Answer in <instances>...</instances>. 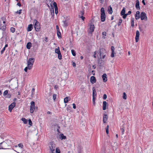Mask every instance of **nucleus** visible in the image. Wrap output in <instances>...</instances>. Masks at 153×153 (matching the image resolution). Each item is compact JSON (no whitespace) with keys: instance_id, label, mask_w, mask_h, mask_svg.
<instances>
[{"instance_id":"5","label":"nucleus","mask_w":153,"mask_h":153,"mask_svg":"<svg viewBox=\"0 0 153 153\" xmlns=\"http://www.w3.org/2000/svg\"><path fill=\"white\" fill-rule=\"evenodd\" d=\"M50 1L49 3L48 2L47 5L48 7L49 8L50 7H51V8H50V10L51 12L54 11V8H53V0H49ZM47 2H48V1L47 0Z\"/></svg>"},{"instance_id":"26","label":"nucleus","mask_w":153,"mask_h":153,"mask_svg":"<svg viewBox=\"0 0 153 153\" xmlns=\"http://www.w3.org/2000/svg\"><path fill=\"white\" fill-rule=\"evenodd\" d=\"M60 138H61L62 140H65L66 139V137L64 136L63 134H60L59 135Z\"/></svg>"},{"instance_id":"43","label":"nucleus","mask_w":153,"mask_h":153,"mask_svg":"<svg viewBox=\"0 0 153 153\" xmlns=\"http://www.w3.org/2000/svg\"><path fill=\"white\" fill-rule=\"evenodd\" d=\"M56 94H54L53 95V99L54 101H55L56 99Z\"/></svg>"},{"instance_id":"23","label":"nucleus","mask_w":153,"mask_h":153,"mask_svg":"<svg viewBox=\"0 0 153 153\" xmlns=\"http://www.w3.org/2000/svg\"><path fill=\"white\" fill-rule=\"evenodd\" d=\"M107 103L106 101H103V110H105L106 109Z\"/></svg>"},{"instance_id":"2","label":"nucleus","mask_w":153,"mask_h":153,"mask_svg":"<svg viewBox=\"0 0 153 153\" xmlns=\"http://www.w3.org/2000/svg\"><path fill=\"white\" fill-rule=\"evenodd\" d=\"M34 61V59L33 58H30L29 59L27 63V66H28L29 70L32 68Z\"/></svg>"},{"instance_id":"10","label":"nucleus","mask_w":153,"mask_h":153,"mask_svg":"<svg viewBox=\"0 0 153 153\" xmlns=\"http://www.w3.org/2000/svg\"><path fill=\"white\" fill-rule=\"evenodd\" d=\"M94 25H91L89 28V33H92L94 31Z\"/></svg>"},{"instance_id":"60","label":"nucleus","mask_w":153,"mask_h":153,"mask_svg":"<svg viewBox=\"0 0 153 153\" xmlns=\"http://www.w3.org/2000/svg\"><path fill=\"white\" fill-rule=\"evenodd\" d=\"M73 108L74 109H75L76 108V105L74 103H73Z\"/></svg>"},{"instance_id":"53","label":"nucleus","mask_w":153,"mask_h":153,"mask_svg":"<svg viewBox=\"0 0 153 153\" xmlns=\"http://www.w3.org/2000/svg\"><path fill=\"white\" fill-rule=\"evenodd\" d=\"M131 13V11H129L128 12V13H127L126 14V16H128V15H130V14Z\"/></svg>"},{"instance_id":"34","label":"nucleus","mask_w":153,"mask_h":153,"mask_svg":"<svg viewBox=\"0 0 153 153\" xmlns=\"http://www.w3.org/2000/svg\"><path fill=\"white\" fill-rule=\"evenodd\" d=\"M71 53H72V55L74 56H76V53L75 51L73 49L72 50H71Z\"/></svg>"},{"instance_id":"55","label":"nucleus","mask_w":153,"mask_h":153,"mask_svg":"<svg viewBox=\"0 0 153 153\" xmlns=\"http://www.w3.org/2000/svg\"><path fill=\"white\" fill-rule=\"evenodd\" d=\"M60 150L58 149H56V152L57 153H60Z\"/></svg>"},{"instance_id":"9","label":"nucleus","mask_w":153,"mask_h":153,"mask_svg":"<svg viewBox=\"0 0 153 153\" xmlns=\"http://www.w3.org/2000/svg\"><path fill=\"white\" fill-rule=\"evenodd\" d=\"M16 103L15 102H13L9 106L8 110L10 112H11L12 110L15 106Z\"/></svg>"},{"instance_id":"29","label":"nucleus","mask_w":153,"mask_h":153,"mask_svg":"<svg viewBox=\"0 0 153 153\" xmlns=\"http://www.w3.org/2000/svg\"><path fill=\"white\" fill-rule=\"evenodd\" d=\"M6 19L4 17H2L1 18V19L0 20V22H2L3 23H5Z\"/></svg>"},{"instance_id":"20","label":"nucleus","mask_w":153,"mask_h":153,"mask_svg":"<svg viewBox=\"0 0 153 153\" xmlns=\"http://www.w3.org/2000/svg\"><path fill=\"white\" fill-rule=\"evenodd\" d=\"M105 18V14H101V20L102 22H104Z\"/></svg>"},{"instance_id":"7","label":"nucleus","mask_w":153,"mask_h":153,"mask_svg":"<svg viewBox=\"0 0 153 153\" xmlns=\"http://www.w3.org/2000/svg\"><path fill=\"white\" fill-rule=\"evenodd\" d=\"M55 53L58 54V58L59 59H62V55L60 50L59 47L57 48H56L55 50Z\"/></svg>"},{"instance_id":"36","label":"nucleus","mask_w":153,"mask_h":153,"mask_svg":"<svg viewBox=\"0 0 153 153\" xmlns=\"http://www.w3.org/2000/svg\"><path fill=\"white\" fill-rule=\"evenodd\" d=\"M57 31V36H58L59 38L60 37V38H61V33L60 32L59 30Z\"/></svg>"},{"instance_id":"45","label":"nucleus","mask_w":153,"mask_h":153,"mask_svg":"<svg viewBox=\"0 0 153 153\" xmlns=\"http://www.w3.org/2000/svg\"><path fill=\"white\" fill-rule=\"evenodd\" d=\"M18 146L19 147L21 148H22L23 147V145L22 144H21V143L19 144L18 145Z\"/></svg>"},{"instance_id":"38","label":"nucleus","mask_w":153,"mask_h":153,"mask_svg":"<svg viewBox=\"0 0 153 153\" xmlns=\"http://www.w3.org/2000/svg\"><path fill=\"white\" fill-rule=\"evenodd\" d=\"M120 130H121V131L122 134H123L124 132V131H124V127H122L121 128Z\"/></svg>"},{"instance_id":"35","label":"nucleus","mask_w":153,"mask_h":153,"mask_svg":"<svg viewBox=\"0 0 153 153\" xmlns=\"http://www.w3.org/2000/svg\"><path fill=\"white\" fill-rule=\"evenodd\" d=\"M122 19H120L119 20V22H118L117 23L118 25V26H120V25L122 23Z\"/></svg>"},{"instance_id":"61","label":"nucleus","mask_w":153,"mask_h":153,"mask_svg":"<svg viewBox=\"0 0 153 153\" xmlns=\"http://www.w3.org/2000/svg\"><path fill=\"white\" fill-rule=\"evenodd\" d=\"M106 55V54H102V58L104 59Z\"/></svg>"},{"instance_id":"22","label":"nucleus","mask_w":153,"mask_h":153,"mask_svg":"<svg viewBox=\"0 0 153 153\" xmlns=\"http://www.w3.org/2000/svg\"><path fill=\"white\" fill-rule=\"evenodd\" d=\"M108 119V116L107 114H104L103 118V121L104 123H105Z\"/></svg>"},{"instance_id":"3","label":"nucleus","mask_w":153,"mask_h":153,"mask_svg":"<svg viewBox=\"0 0 153 153\" xmlns=\"http://www.w3.org/2000/svg\"><path fill=\"white\" fill-rule=\"evenodd\" d=\"M35 24L34 28L36 31H39L40 29V24L39 22L36 20H34V21Z\"/></svg>"},{"instance_id":"40","label":"nucleus","mask_w":153,"mask_h":153,"mask_svg":"<svg viewBox=\"0 0 153 153\" xmlns=\"http://www.w3.org/2000/svg\"><path fill=\"white\" fill-rule=\"evenodd\" d=\"M108 128L109 126L107 125L106 128H105V130L106 131V133L107 134H108Z\"/></svg>"},{"instance_id":"14","label":"nucleus","mask_w":153,"mask_h":153,"mask_svg":"<svg viewBox=\"0 0 153 153\" xmlns=\"http://www.w3.org/2000/svg\"><path fill=\"white\" fill-rule=\"evenodd\" d=\"M111 57H113L114 56V54H115L114 47L113 46H112L111 48Z\"/></svg>"},{"instance_id":"52","label":"nucleus","mask_w":153,"mask_h":153,"mask_svg":"<svg viewBox=\"0 0 153 153\" xmlns=\"http://www.w3.org/2000/svg\"><path fill=\"white\" fill-rule=\"evenodd\" d=\"M51 15L52 17L54 16V11H52V12H51Z\"/></svg>"},{"instance_id":"51","label":"nucleus","mask_w":153,"mask_h":153,"mask_svg":"<svg viewBox=\"0 0 153 153\" xmlns=\"http://www.w3.org/2000/svg\"><path fill=\"white\" fill-rule=\"evenodd\" d=\"M107 95L105 94H104L103 95V99H104V100L106 99L107 98Z\"/></svg>"},{"instance_id":"33","label":"nucleus","mask_w":153,"mask_h":153,"mask_svg":"<svg viewBox=\"0 0 153 153\" xmlns=\"http://www.w3.org/2000/svg\"><path fill=\"white\" fill-rule=\"evenodd\" d=\"M100 11L101 14H105L104 9L103 7H102Z\"/></svg>"},{"instance_id":"31","label":"nucleus","mask_w":153,"mask_h":153,"mask_svg":"<svg viewBox=\"0 0 153 153\" xmlns=\"http://www.w3.org/2000/svg\"><path fill=\"white\" fill-rule=\"evenodd\" d=\"M21 120H22V121H23L24 123L25 124H27V120L26 119L24 118H22Z\"/></svg>"},{"instance_id":"24","label":"nucleus","mask_w":153,"mask_h":153,"mask_svg":"<svg viewBox=\"0 0 153 153\" xmlns=\"http://www.w3.org/2000/svg\"><path fill=\"white\" fill-rule=\"evenodd\" d=\"M32 46V43L30 42H28L27 43L26 47L28 49H30Z\"/></svg>"},{"instance_id":"62","label":"nucleus","mask_w":153,"mask_h":153,"mask_svg":"<svg viewBox=\"0 0 153 153\" xmlns=\"http://www.w3.org/2000/svg\"><path fill=\"white\" fill-rule=\"evenodd\" d=\"M102 34L103 35H104L105 36H106V32H103L102 33Z\"/></svg>"},{"instance_id":"6","label":"nucleus","mask_w":153,"mask_h":153,"mask_svg":"<svg viewBox=\"0 0 153 153\" xmlns=\"http://www.w3.org/2000/svg\"><path fill=\"white\" fill-rule=\"evenodd\" d=\"M140 19L141 20H144L146 21H147V18L146 14L145 12H141L140 14Z\"/></svg>"},{"instance_id":"56","label":"nucleus","mask_w":153,"mask_h":153,"mask_svg":"<svg viewBox=\"0 0 153 153\" xmlns=\"http://www.w3.org/2000/svg\"><path fill=\"white\" fill-rule=\"evenodd\" d=\"M95 98L94 97H93V104L94 105L95 104Z\"/></svg>"},{"instance_id":"15","label":"nucleus","mask_w":153,"mask_h":153,"mask_svg":"<svg viewBox=\"0 0 153 153\" xmlns=\"http://www.w3.org/2000/svg\"><path fill=\"white\" fill-rule=\"evenodd\" d=\"M53 4L55 8V13L56 14H57L58 13V8L55 2H53Z\"/></svg>"},{"instance_id":"19","label":"nucleus","mask_w":153,"mask_h":153,"mask_svg":"<svg viewBox=\"0 0 153 153\" xmlns=\"http://www.w3.org/2000/svg\"><path fill=\"white\" fill-rule=\"evenodd\" d=\"M92 97H96L97 96V93L94 87H93L92 88Z\"/></svg>"},{"instance_id":"41","label":"nucleus","mask_w":153,"mask_h":153,"mask_svg":"<svg viewBox=\"0 0 153 153\" xmlns=\"http://www.w3.org/2000/svg\"><path fill=\"white\" fill-rule=\"evenodd\" d=\"M131 26L132 27H134V19L133 18H132L131 19Z\"/></svg>"},{"instance_id":"64","label":"nucleus","mask_w":153,"mask_h":153,"mask_svg":"<svg viewBox=\"0 0 153 153\" xmlns=\"http://www.w3.org/2000/svg\"><path fill=\"white\" fill-rule=\"evenodd\" d=\"M142 2L144 5H146V3L145 2V0H143L142 1Z\"/></svg>"},{"instance_id":"50","label":"nucleus","mask_w":153,"mask_h":153,"mask_svg":"<svg viewBox=\"0 0 153 153\" xmlns=\"http://www.w3.org/2000/svg\"><path fill=\"white\" fill-rule=\"evenodd\" d=\"M22 10H19V11H17L16 12V13H17L18 14H20L21 13Z\"/></svg>"},{"instance_id":"49","label":"nucleus","mask_w":153,"mask_h":153,"mask_svg":"<svg viewBox=\"0 0 153 153\" xmlns=\"http://www.w3.org/2000/svg\"><path fill=\"white\" fill-rule=\"evenodd\" d=\"M28 122H29V124L31 126L32 125V121L30 119H29L28 120Z\"/></svg>"},{"instance_id":"12","label":"nucleus","mask_w":153,"mask_h":153,"mask_svg":"<svg viewBox=\"0 0 153 153\" xmlns=\"http://www.w3.org/2000/svg\"><path fill=\"white\" fill-rule=\"evenodd\" d=\"M7 145V144L6 142H3L0 143V149H6L4 148L5 146H4Z\"/></svg>"},{"instance_id":"8","label":"nucleus","mask_w":153,"mask_h":153,"mask_svg":"<svg viewBox=\"0 0 153 153\" xmlns=\"http://www.w3.org/2000/svg\"><path fill=\"white\" fill-rule=\"evenodd\" d=\"M6 26L5 23H3L2 22H0V29L3 31L4 30L6 29Z\"/></svg>"},{"instance_id":"59","label":"nucleus","mask_w":153,"mask_h":153,"mask_svg":"<svg viewBox=\"0 0 153 153\" xmlns=\"http://www.w3.org/2000/svg\"><path fill=\"white\" fill-rule=\"evenodd\" d=\"M34 91H35L34 88H32L31 90V92L32 93V94H33V93Z\"/></svg>"},{"instance_id":"48","label":"nucleus","mask_w":153,"mask_h":153,"mask_svg":"<svg viewBox=\"0 0 153 153\" xmlns=\"http://www.w3.org/2000/svg\"><path fill=\"white\" fill-rule=\"evenodd\" d=\"M5 50V48H3V49H2V50L1 51V54H2L3 53L4 51Z\"/></svg>"},{"instance_id":"21","label":"nucleus","mask_w":153,"mask_h":153,"mask_svg":"<svg viewBox=\"0 0 153 153\" xmlns=\"http://www.w3.org/2000/svg\"><path fill=\"white\" fill-rule=\"evenodd\" d=\"M33 28V25L32 24L29 25L27 27V30L29 32L31 31Z\"/></svg>"},{"instance_id":"1","label":"nucleus","mask_w":153,"mask_h":153,"mask_svg":"<svg viewBox=\"0 0 153 153\" xmlns=\"http://www.w3.org/2000/svg\"><path fill=\"white\" fill-rule=\"evenodd\" d=\"M51 152L50 153H54L56 148V145L54 142H51L49 144Z\"/></svg>"},{"instance_id":"63","label":"nucleus","mask_w":153,"mask_h":153,"mask_svg":"<svg viewBox=\"0 0 153 153\" xmlns=\"http://www.w3.org/2000/svg\"><path fill=\"white\" fill-rule=\"evenodd\" d=\"M45 41L46 42H47L48 41V38L47 37H46L45 38Z\"/></svg>"},{"instance_id":"58","label":"nucleus","mask_w":153,"mask_h":153,"mask_svg":"<svg viewBox=\"0 0 153 153\" xmlns=\"http://www.w3.org/2000/svg\"><path fill=\"white\" fill-rule=\"evenodd\" d=\"M123 18L124 19H126L127 16L126 14L123 15Z\"/></svg>"},{"instance_id":"47","label":"nucleus","mask_w":153,"mask_h":153,"mask_svg":"<svg viewBox=\"0 0 153 153\" xmlns=\"http://www.w3.org/2000/svg\"><path fill=\"white\" fill-rule=\"evenodd\" d=\"M84 14V12L83 10L81 11L80 12V14L79 15H80L81 16H82Z\"/></svg>"},{"instance_id":"25","label":"nucleus","mask_w":153,"mask_h":153,"mask_svg":"<svg viewBox=\"0 0 153 153\" xmlns=\"http://www.w3.org/2000/svg\"><path fill=\"white\" fill-rule=\"evenodd\" d=\"M109 7L110 8H108V11L109 14H111L113 12L112 8L111 6H110Z\"/></svg>"},{"instance_id":"18","label":"nucleus","mask_w":153,"mask_h":153,"mask_svg":"<svg viewBox=\"0 0 153 153\" xmlns=\"http://www.w3.org/2000/svg\"><path fill=\"white\" fill-rule=\"evenodd\" d=\"M90 81L92 84H94L95 83L96 81L95 77L93 76H91L90 78Z\"/></svg>"},{"instance_id":"13","label":"nucleus","mask_w":153,"mask_h":153,"mask_svg":"<svg viewBox=\"0 0 153 153\" xmlns=\"http://www.w3.org/2000/svg\"><path fill=\"white\" fill-rule=\"evenodd\" d=\"M100 56L101 57L102 56V54H106V51L103 48L101 49L100 50Z\"/></svg>"},{"instance_id":"42","label":"nucleus","mask_w":153,"mask_h":153,"mask_svg":"<svg viewBox=\"0 0 153 153\" xmlns=\"http://www.w3.org/2000/svg\"><path fill=\"white\" fill-rule=\"evenodd\" d=\"M8 94V91L7 90H6L4 92L3 95L4 96H6V95H7Z\"/></svg>"},{"instance_id":"39","label":"nucleus","mask_w":153,"mask_h":153,"mask_svg":"<svg viewBox=\"0 0 153 153\" xmlns=\"http://www.w3.org/2000/svg\"><path fill=\"white\" fill-rule=\"evenodd\" d=\"M10 30L11 31L12 33H14L15 31V29L13 27H11V28L10 29Z\"/></svg>"},{"instance_id":"27","label":"nucleus","mask_w":153,"mask_h":153,"mask_svg":"<svg viewBox=\"0 0 153 153\" xmlns=\"http://www.w3.org/2000/svg\"><path fill=\"white\" fill-rule=\"evenodd\" d=\"M137 15H140V12L139 11H137L136 12V14H135V19H136V20H137V19H139V16H137Z\"/></svg>"},{"instance_id":"44","label":"nucleus","mask_w":153,"mask_h":153,"mask_svg":"<svg viewBox=\"0 0 153 153\" xmlns=\"http://www.w3.org/2000/svg\"><path fill=\"white\" fill-rule=\"evenodd\" d=\"M79 17L81 18L83 20H84L85 19V17L83 16H81L80 15H79Z\"/></svg>"},{"instance_id":"11","label":"nucleus","mask_w":153,"mask_h":153,"mask_svg":"<svg viewBox=\"0 0 153 153\" xmlns=\"http://www.w3.org/2000/svg\"><path fill=\"white\" fill-rule=\"evenodd\" d=\"M139 36L140 33L138 30H137L136 31V35L135 36V40L136 42H138Z\"/></svg>"},{"instance_id":"4","label":"nucleus","mask_w":153,"mask_h":153,"mask_svg":"<svg viewBox=\"0 0 153 153\" xmlns=\"http://www.w3.org/2000/svg\"><path fill=\"white\" fill-rule=\"evenodd\" d=\"M30 112L31 113H33L35 110L37 109V107L35 106V102L33 101H31L30 102Z\"/></svg>"},{"instance_id":"16","label":"nucleus","mask_w":153,"mask_h":153,"mask_svg":"<svg viewBox=\"0 0 153 153\" xmlns=\"http://www.w3.org/2000/svg\"><path fill=\"white\" fill-rule=\"evenodd\" d=\"M139 4V0H136V1L135 7L138 10H139L140 9Z\"/></svg>"},{"instance_id":"54","label":"nucleus","mask_w":153,"mask_h":153,"mask_svg":"<svg viewBox=\"0 0 153 153\" xmlns=\"http://www.w3.org/2000/svg\"><path fill=\"white\" fill-rule=\"evenodd\" d=\"M28 69V66L26 67L24 69V71L26 72H27V69Z\"/></svg>"},{"instance_id":"46","label":"nucleus","mask_w":153,"mask_h":153,"mask_svg":"<svg viewBox=\"0 0 153 153\" xmlns=\"http://www.w3.org/2000/svg\"><path fill=\"white\" fill-rule=\"evenodd\" d=\"M7 96L6 97L7 98H10L11 97V94H8L7 95H6Z\"/></svg>"},{"instance_id":"17","label":"nucleus","mask_w":153,"mask_h":153,"mask_svg":"<svg viewBox=\"0 0 153 153\" xmlns=\"http://www.w3.org/2000/svg\"><path fill=\"white\" fill-rule=\"evenodd\" d=\"M107 75L106 74H104L102 76V78L104 82H106L107 80Z\"/></svg>"},{"instance_id":"57","label":"nucleus","mask_w":153,"mask_h":153,"mask_svg":"<svg viewBox=\"0 0 153 153\" xmlns=\"http://www.w3.org/2000/svg\"><path fill=\"white\" fill-rule=\"evenodd\" d=\"M56 29L57 31L59 30V26L58 25H56Z\"/></svg>"},{"instance_id":"30","label":"nucleus","mask_w":153,"mask_h":153,"mask_svg":"<svg viewBox=\"0 0 153 153\" xmlns=\"http://www.w3.org/2000/svg\"><path fill=\"white\" fill-rule=\"evenodd\" d=\"M63 22L64 23L63 26L64 27H67L68 25V22L67 20H65L63 21Z\"/></svg>"},{"instance_id":"28","label":"nucleus","mask_w":153,"mask_h":153,"mask_svg":"<svg viewBox=\"0 0 153 153\" xmlns=\"http://www.w3.org/2000/svg\"><path fill=\"white\" fill-rule=\"evenodd\" d=\"M120 14L121 15H123L125 14V8L123 7L122 10Z\"/></svg>"},{"instance_id":"37","label":"nucleus","mask_w":153,"mask_h":153,"mask_svg":"<svg viewBox=\"0 0 153 153\" xmlns=\"http://www.w3.org/2000/svg\"><path fill=\"white\" fill-rule=\"evenodd\" d=\"M123 99L126 100L127 98L126 94L124 92L123 93Z\"/></svg>"},{"instance_id":"32","label":"nucleus","mask_w":153,"mask_h":153,"mask_svg":"<svg viewBox=\"0 0 153 153\" xmlns=\"http://www.w3.org/2000/svg\"><path fill=\"white\" fill-rule=\"evenodd\" d=\"M68 97H66L64 99V102L65 103H66L68 102L69 101H70V100H68Z\"/></svg>"}]
</instances>
